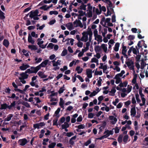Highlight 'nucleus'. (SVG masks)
Returning a JSON list of instances; mask_svg holds the SVG:
<instances>
[{
	"label": "nucleus",
	"mask_w": 148,
	"mask_h": 148,
	"mask_svg": "<svg viewBox=\"0 0 148 148\" xmlns=\"http://www.w3.org/2000/svg\"><path fill=\"white\" fill-rule=\"evenodd\" d=\"M103 74L102 71L101 70H100V71H98L97 70V69H95V73L94 75H102Z\"/></svg>",
	"instance_id": "nucleus-37"
},
{
	"label": "nucleus",
	"mask_w": 148,
	"mask_h": 148,
	"mask_svg": "<svg viewBox=\"0 0 148 148\" xmlns=\"http://www.w3.org/2000/svg\"><path fill=\"white\" fill-rule=\"evenodd\" d=\"M146 65L145 63L144 62V59H142L141 60V67L140 68L142 69H143L144 68L145 66Z\"/></svg>",
	"instance_id": "nucleus-55"
},
{
	"label": "nucleus",
	"mask_w": 148,
	"mask_h": 148,
	"mask_svg": "<svg viewBox=\"0 0 148 148\" xmlns=\"http://www.w3.org/2000/svg\"><path fill=\"white\" fill-rule=\"evenodd\" d=\"M109 118L110 122L112 124H115L117 121V118L113 116H110Z\"/></svg>",
	"instance_id": "nucleus-14"
},
{
	"label": "nucleus",
	"mask_w": 148,
	"mask_h": 148,
	"mask_svg": "<svg viewBox=\"0 0 148 148\" xmlns=\"http://www.w3.org/2000/svg\"><path fill=\"white\" fill-rule=\"evenodd\" d=\"M60 110V108H58L57 110L55 111L54 114V116H56V117L58 118L59 117V113Z\"/></svg>",
	"instance_id": "nucleus-42"
},
{
	"label": "nucleus",
	"mask_w": 148,
	"mask_h": 148,
	"mask_svg": "<svg viewBox=\"0 0 148 148\" xmlns=\"http://www.w3.org/2000/svg\"><path fill=\"white\" fill-rule=\"evenodd\" d=\"M13 115L12 114H10L5 119V121H10L11 118L13 117Z\"/></svg>",
	"instance_id": "nucleus-53"
},
{
	"label": "nucleus",
	"mask_w": 148,
	"mask_h": 148,
	"mask_svg": "<svg viewBox=\"0 0 148 148\" xmlns=\"http://www.w3.org/2000/svg\"><path fill=\"white\" fill-rule=\"evenodd\" d=\"M99 64L100 65L99 67V69H102L103 70L106 68H108L107 65V64H105V63H100Z\"/></svg>",
	"instance_id": "nucleus-27"
},
{
	"label": "nucleus",
	"mask_w": 148,
	"mask_h": 148,
	"mask_svg": "<svg viewBox=\"0 0 148 148\" xmlns=\"http://www.w3.org/2000/svg\"><path fill=\"white\" fill-rule=\"evenodd\" d=\"M38 12L37 10H36L34 11H32L29 13V17L31 18H33L35 20H38L39 18L37 16H40V14H38Z\"/></svg>",
	"instance_id": "nucleus-4"
},
{
	"label": "nucleus",
	"mask_w": 148,
	"mask_h": 148,
	"mask_svg": "<svg viewBox=\"0 0 148 148\" xmlns=\"http://www.w3.org/2000/svg\"><path fill=\"white\" fill-rule=\"evenodd\" d=\"M113 64L114 66V70L116 72H119L120 71L121 69L119 67L121 63L120 62L117 61H115L113 62Z\"/></svg>",
	"instance_id": "nucleus-9"
},
{
	"label": "nucleus",
	"mask_w": 148,
	"mask_h": 148,
	"mask_svg": "<svg viewBox=\"0 0 148 148\" xmlns=\"http://www.w3.org/2000/svg\"><path fill=\"white\" fill-rule=\"evenodd\" d=\"M66 41H69L70 40V43L71 45L72 46L73 45V42L74 41V39L72 38H68L66 40Z\"/></svg>",
	"instance_id": "nucleus-54"
},
{
	"label": "nucleus",
	"mask_w": 148,
	"mask_h": 148,
	"mask_svg": "<svg viewBox=\"0 0 148 148\" xmlns=\"http://www.w3.org/2000/svg\"><path fill=\"white\" fill-rule=\"evenodd\" d=\"M128 66L130 69L132 70L133 71V74L134 75L133 78L132 80V82L133 84H135L136 82V79L137 78L138 75L135 73V71L134 70V66L133 65L129 66L128 65Z\"/></svg>",
	"instance_id": "nucleus-5"
},
{
	"label": "nucleus",
	"mask_w": 148,
	"mask_h": 148,
	"mask_svg": "<svg viewBox=\"0 0 148 148\" xmlns=\"http://www.w3.org/2000/svg\"><path fill=\"white\" fill-rule=\"evenodd\" d=\"M97 94V92L95 91H93L92 92H91L90 94L89 95V96L90 97H92L95 96Z\"/></svg>",
	"instance_id": "nucleus-64"
},
{
	"label": "nucleus",
	"mask_w": 148,
	"mask_h": 148,
	"mask_svg": "<svg viewBox=\"0 0 148 148\" xmlns=\"http://www.w3.org/2000/svg\"><path fill=\"white\" fill-rule=\"evenodd\" d=\"M67 50L66 49H64L62 52L61 54V56H64L67 54Z\"/></svg>",
	"instance_id": "nucleus-52"
},
{
	"label": "nucleus",
	"mask_w": 148,
	"mask_h": 148,
	"mask_svg": "<svg viewBox=\"0 0 148 148\" xmlns=\"http://www.w3.org/2000/svg\"><path fill=\"white\" fill-rule=\"evenodd\" d=\"M128 138V136L127 135L124 136L123 138V141L124 143H126L127 142Z\"/></svg>",
	"instance_id": "nucleus-51"
},
{
	"label": "nucleus",
	"mask_w": 148,
	"mask_h": 148,
	"mask_svg": "<svg viewBox=\"0 0 148 148\" xmlns=\"http://www.w3.org/2000/svg\"><path fill=\"white\" fill-rule=\"evenodd\" d=\"M28 41L29 42L31 43L32 44H34V40L32 39L31 35L30 34H29L28 35Z\"/></svg>",
	"instance_id": "nucleus-38"
},
{
	"label": "nucleus",
	"mask_w": 148,
	"mask_h": 148,
	"mask_svg": "<svg viewBox=\"0 0 148 148\" xmlns=\"http://www.w3.org/2000/svg\"><path fill=\"white\" fill-rule=\"evenodd\" d=\"M119 99L118 98H116L114 101L112 102V103L114 105L116 106V105L117 104L119 103Z\"/></svg>",
	"instance_id": "nucleus-59"
},
{
	"label": "nucleus",
	"mask_w": 148,
	"mask_h": 148,
	"mask_svg": "<svg viewBox=\"0 0 148 148\" xmlns=\"http://www.w3.org/2000/svg\"><path fill=\"white\" fill-rule=\"evenodd\" d=\"M1 108H0L1 109H5L7 108H8V106L6 103H4L1 105Z\"/></svg>",
	"instance_id": "nucleus-57"
},
{
	"label": "nucleus",
	"mask_w": 148,
	"mask_h": 148,
	"mask_svg": "<svg viewBox=\"0 0 148 148\" xmlns=\"http://www.w3.org/2000/svg\"><path fill=\"white\" fill-rule=\"evenodd\" d=\"M34 95L36 96L39 95L40 97H42L44 95V93L42 92H39V91L35 92Z\"/></svg>",
	"instance_id": "nucleus-49"
},
{
	"label": "nucleus",
	"mask_w": 148,
	"mask_h": 148,
	"mask_svg": "<svg viewBox=\"0 0 148 148\" xmlns=\"http://www.w3.org/2000/svg\"><path fill=\"white\" fill-rule=\"evenodd\" d=\"M136 114V111L135 107H133L131 109L130 115L132 117L135 116Z\"/></svg>",
	"instance_id": "nucleus-18"
},
{
	"label": "nucleus",
	"mask_w": 148,
	"mask_h": 148,
	"mask_svg": "<svg viewBox=\"0 0 148 148\" xmlns=\"http://www.w3.org/2000/svg\"><path fill=\"white\" fill-rule=\"evenodd\" d=\"M76 136H74L72 137L70 140L69 142L71 145H73L74 144V142L76 139Z\"/></svg>",
	"instance_id": "nucleus-39"
},
{
	"label": "nucleus",
	"mask_w": 148,
	"mask_h": 148,
	"mask_svg": "<svg viewBox=\"0 0 148 148\" xmlns=\"http://www.w3.org/2000/svg\"><path fill=\"white\" fill-rule=\"evenodd\" d=\"M83 70V69L79 66L76 67L75 69V71L77 72V73L80 74L81 73Z\"/></svg>",
	"instance_id": "nucleus-32"
},
{
	"label": "nucleus",
	"mask_w": 148,
	"mask_h": 148,
	"mask_svg": "<svg viewBox=\"0 0 148 148\" xmlns=\"http://www.w3.org/2000/svg\"><path fill=\"white\" fill-rule=\"evenodd\" d=\"M125 73V71L124 70H122L121 72V73L118 74H117L116 75L118 77L121 78V77H123V75Z\"/></svg>",
	"instance_id": "nucleus-47"
},
{
	"label": "nucleus",
	"mask_w": 148,
	"mask_h": 148,
	"mask_svg": "<svg viewBox=\"0 0 148 148\" xmlns=\"http://www.w3.org/2000/svg\"><path fill=\"white\" fill-rule=\"evenodd\" d=\"M107 56L106 54H104L102 58V60L103 62H106V60L107 59Z\"/></svg>",
	"instance_id": "nucleus-63"
},
{
	"label": "nucleus",
	"mask_w": 148,
	"mask_h": 148,
	"mask_svg": "<svg viewBox=\"0 0 148 148\" xmlns=\"http://www.w3.org/2000/svg\"><path fill=\"white\" fill-rule=\"evenodd\" d=\"M78 116V114H75L72 116L71 119V122L72 123H74L76 122V118Z\"/></svg>",
	"instance_id": "nucleus-28"
},
{
	"label": "nucleus",
	"mask_w": 148,
	"mask_h": 148,
	"mask_svg": "<svg viewBox=\"0 0 148 148\" xmlns=\"http://www.w3.org/2000/svg\"><path fill=\"white\" fill-rule=\"evenodd\" d=\"M94 40L98 42V44L102 42L103 41L102 36L98 34V31L97 29H95L93 31Z\"/></svg>",
	"instance_id": "nucleus-3"
},
{
	"label": "nucleus",
	"mask_w": 148,
	"mask_h": 148,
	"mask_svg": "<svg viewBox=\"0 0 148 148\" xmlns=\"http://www.w3.org/2000/svg\"><path fill=\"white\" fill-rule=\"evenodd\" d=\"M42 59L41 58H38L37 57H35V60L36 63H39L41 61Z\"/></svg>",
	"instance_id": "nucleus-60"
},
{
	"label": "nucleus",
	"mask_w": 148,
	"mask_h": 148,
	"mask_svg": "<svg viewBox=\"0 0 148 148\" xmlns=\"http://www.w3.org/2000/svg\"><path fill=\"white\" fill-rule=\"evenodd\" d=\"M61 62L62 61L60 60H58L57 61H56L55 60L52 61V62L53 65L54 67L53 69L55 70H56L59 69L60 68L58 66L60 65L61 64Z\"/></svg>",
	"instance_id": "nucleus-7"
},
{
	"label": "nucleus",
	"mask_w": 148,
	"mask_h": 148,
	"mask_svg": "<svg viewBox=\"0 0 148 148\" xmlns=\"http://www.w3.org/2000/svg\"><path fill=\"white\" fill-rule=\"evenodd\" d=\"M106 2L108 4L109 6L110 7V9H113V7L112 2L110 0H106Z\"/></svg>",
	"instance_id": "nucleus-48"
},
{
	"label": "nucleus",
	"mask_w": 148,
	"mask_h": 148,
	"mask_svg": "<svg viewBox=\"0 0 148 148\" xmlns=\"http://www.w3.org/2000/svg\"><path fill=\"white\" fill-rule=\"evenodd\" d=\"M139 93L141 98L142 103H140V106H141L144 105L145 103L146 99L144 97V95L142 93V89L140 88L139 90Z\"/></svg>",
	"instance_id": "nucleus-10"
},
{
	"label": "nucleus",
	"mask_w": 148,
	"mask_h": 148,
	"mask_svg": "<svg viewBox=\"0 0 148 148\" xmlns=\"http://www.w3.org/2000/svg\"><path fill=\"white\" fill-rule=\"evenodd\" d=\"M18 143L20 145L24 146L27 143V140L25 138L20 139L18 141Z\"/></svg>",
	"instance_id": "nucleus-19"
},
{
	"label": "nucleus",
	"mask_w": 148,
	"mask_h": 148,
	"mask_svg": "<svg viewBox=\"0 0 148 148\" xmlns=\"http://www.w3.org/2000/svg\"><path fill=\"white\" fill-rule=\"evenodd\" d=\"M116 91L115 88V87H112L111 91L109 92V94L110 96H114Z\"/></svg>",
	"instance_id": "nucleus-26"
},
{
	"label": "nucleus",
	"mask_w": 148,
	"mask_h": 148,
	"mask_svg": "<svg viewBox=\"0 0 148 148\" xmlns=\"http://www.w3.org/2000/svg\"><path fill=\"white\" fill-rule=\"evenodd\" d=\"M29 67V66L28 64H23L22 65L19 67V68L21 70L24 71Z\"/></svg>",
	"instance_id": "nucleus-25"
},
{
	"label": "nucleus",
	"mask_w": 148,
	"mask_h": 148,
	"mask_svg": "<svg viewBox=\"0 0 148 148\" xmlns=\"http://www.w3.org/2000/svg\"><path fill=\"white\" fill-rule=\"evenodd\" d=\"M127 51V50L126 49V47L125 46H123L122 50V53L123 55L126 57L127 56V55L126 53Z\"/></svg>",
	"instance_id": "nucleus-35"
},
{
	"label": "nucleus",
	"mask_w": 148,
	"mask_h": 148,
	"mask_svg": "<svg viewBox=\"0 0 148 148\" xmlns=\"http://www.w3.org/2000/svg\"><path fill=\"white\" fill-rule=\"evenodd\" d=\"M37 44L39 46V47L42 49L45 48L47 45V44L45 45H42V44L44 42V41L42 40V39L38 38L37 40Z\"/></svg>",
	"instance_id": "nucleus-12"
},
{
	"label": "nucleus",
	"mask_w": 148,
	"mask_h": 148,
	"mask_svg": "<svg viewBox=\"0 0 148 148\" xmlns=\"http://www.w3.org/2000/svg\"><path fill=\"white\" fill-rule=\"evenodd\" d=\"M64 101L63 100V99L62 98H60V101L59 102V105L62 108H64Z\"/></svg>",
	"instance_id": "nucleus-45"
},
{
	"label": "nucleus",
	"mask_w": 148,
	"mask_h": 148,
	"mask_svg": "<svg viewBox=\"0 0 148 148\" xmlns=\"http://www.w3.org/2000/svg\"><path fill=\"white\" fill-rule=\"evenodd\" d=\"M119 46L120 44L118 42L116 43L113 48L114 50L116 52L118 51H119Z\"/></svg>",
	"instance_id": "nucleus-33"
},
{
	"label": "nucleus",
	"mask_w": 148,
	"mask_h": 148,
	"mask_svg": "<svg viewBox=\"0 0 148 148\" xmlns=\"http://www.w3.org/2000/svg\"><path fill=\"white\" fill-rule=\"evenodd\" d=\"M58 118L56 117V119H53V125H56V126H58V125H59L58 124Z\"/></svg>",
	"instance_id": "nucleus-44"
},
{
	"label": "nucleus",
	"mask_w": 148,
	"mask_h": 148,
	"mask_svg": "<svg viewBox=\"0 0 148 148\" xmlns=\"http://www.w3.org/2000/svg\"><path fill=\"white\" fill-rule=\"evenodd\" d=\"M45 125L44 122H41L39 123L34 124L33 125V127L35 129H39L44 126Z\"/></svg>",
	"instance_id": "nucleus-13"
},
{
	"label": "nucleus",
	"mask_w": 148,
	"mask_h": 148,
	"mask_svg": "<svg viewBox=\"0 0 148 148\" xmlns=\"http://www.w3.org/2000/svg\"><path fill=\"white\" fill-rule=\"evenodd\" d=\"M102 81V79L101 78V77H99V79L97 81V82L96 84L98 86H100L101 85V82Z\"/></svg>",
	"instance_id": "nucleus-50"
},
{
	"label": "nucleus",
	"mask_w": 148,
	"mask_h": 148,
	"mask_svg": "<svg viewBox=\"0 0 148 148\" xmlns=\"http://www.w3.org/2000/svg\"><path fill=\"white\" fill-rule=\"evenodd\" d=\"M27 73H28L26 72V71L25 72L21 73L20 75L21 77H21L25 79H27L29 75H28L27 74Z\"/></svg>",
	"instance_id": "nucleus-22"
},
{
	"label": "nucleus",
	"mask_w": 148,
	"mask_h": 148,
	"mask_svg": "<svg viewBox=\"0 0 148 148\" xmlns=\"http://www.w3.org/2000/svg\"><path fill=\"white\" fill-rule=\"evenodd\" d=\"M62 129L67 128L69 126V125L67 122H64L63 124L61 125Z\"/></svg>",
	"instance_id": "nucleus-36"
},
{
	"label": "nucleus",
	"mask_w": 148,
	"mask_h": 148,
	"mask_svg": "<svg viewBox=\"0 0 148 148\" xmlns=\"http://www.w3.org/2000/svg\"><path fill=\"white\" fill-rule=\"evenodd\" d=\"M92 70L90 69H87L86 70V74L87 77L88 78L92 77Z\"/></svg>",
	"instance_id": "nucleus-15"
},
{
	"label": "nucleus",
	"mask_w": 148,
	"mask_h": 148,
	"mask_svg": "<svg viewBox=\"0 0 148 148\" xmlns=\"http://www.w3.org/2000/svg\"><path fill=\"white\" fill-rule=\"evenodd\" d=\"M38 76H34L32 78V81L30 83V84L32 86H35V83L36 81H35L37 79Z\"/></svg>",
	"instance_id": "nucleus-20"
},
{
	"label": "nucleus",
	"mask_w": 148,
	"mask_h": 148,
	"mask_svg": "<svg viewBox=\"0 0 148 148\" xmlns=\"http://www.w3.org/2000/svg\"><path fill=\"white\" fill-rule=\"evenodd\" d=\"M66 119L64 117H61L58 121V124L59 126H61L64 122Z\"/></svg>",
	"instance_id": "nucleus-31"
},
{
	"label": "nucleus",
	"mask_w": 148,
	"mask_h": 148,
	"mask_svg": "<svg viewBox=\"0 0 148 148\" xmlns=\"http://www.w3.org/2000/svg\"><path fill=\"white\" fill-rule=\"evenodd\" d=\"M114 79H115V83L117 84H119L122 81L121 78L116 75H115Z\"/></svg>",
	"instance_id": "nucleus-29"
},
{
	"label": "nucleus",
	"mask_w": 148,
	"mask_h": 148,
	"mask_svg": "<svg viewBox=\"0 0 148 148\" xmlns=\"http://www.w3.org/2000/svg\"><path fill=\"white\" fill-rule=\"evenodd\" d=\"M98 59L96 57H94L91 59L90 62L92 63H98L99 62Z\"/></svg>",
	"instance_id": "nucleus-46"
},
{
	"label": "nucleus",
	"mask_w": 148,
	"mask_h": 148,
	"mask_svg": "<svg viewBox=\"0 0 148 148\" xmlns=\"http://www.w3.org/2000/svg\"><path fill=\"white\" fill-rule=\"evenodd\" d=\"M126 129L131 130V127L130 126H128V125H125V126L122 127L121 130L122 131H125Z\"/></svg>",
	"instance_id": "nucleus-41"
},
{
	"label": "nucleus",
	"mask_w": 148,
	"mask_h": 148,
	"mask_svg": "<svg viewBox=\"0 0 148 148\" xmlns=\"http://www.w3.org/2000/svg\"><path fill=\"white\" fill-rule=\"evenodd\" d=\"M94 50L96 54L94 55V56L98 59H99L101 57L102 51L106 54L111 52L110 50L108 49L107 45L104 43L102 44L100 46L99 45L95 46Z\"/></svg>",
	"instance_id": "nucleus-1"
},
{
	"label": "nucleus",
	"mask_w": 148,
	"mask_h": 148,
	"mask_svg": "<svg viewBox=\"0 0 148 148\" xmlns=\"http://www.w3.org/2000/svg\"><path fill=\"white\" fill-rule=\"evenodd\" d=\"M123 103L122 102H120L119 103L116 105V108L117 109L121 108L123 106Z\"/></svg>",
	"instance_id": "nucleus-62"
},
{
	"label": "nucleus",
	"mask_w": 148,
	"mask_h": 148,
	"mask_svg": "<svg viewBox=\"0 0 148 148\" xmlns=\"http://www.w3.org/2000/svg\"><path fill=\"white\" fill-rule=\"evenodd\" d=\"M87 15L89 17H91L92 16V11L90 10H87Z\"/></svg>",
	"instance_id": "nucleus-61"
},
{
	"label": "nucleus",
	"mask_w": 148,
	"mask_h": 148,
	"mask_svg": "<svg viewBox=\"0 0 148 148\" xmlns=\"http://www.w3.org/2000/svg\"><path fill=\"white\" fill-rule=\"evenodd\" d=\"M128 84V82L127 81H125L123 82L121 81L119 84V86L121 88L126 87Z\"/></svg>",
	"instance_id": "nucleus-30"
},
{
	"label": "nucleus",
	"mask_w": 148,
	"mask_h": 148,
	"mask_svg": "<svg viewBox=\"0 0 148 148\" xmlns=\"http://www.w3.org/2000/svg\"><path fill=\"white\" fill-rule=\"evenodd\" d=\"M3 44L6 47H8L9 46V42L8 40L4 39L3 42Z\"/></svg>",
	"instance_id": "nucleus-43"
},
{
	"label": "nucleus",
	"mask_w": 148,
	"mask_h": 148,
	"mask_svg": "<svg viewBox=\"0 0 148 148\" xmlns=\"http://www.w3.org/2000/svg\"><path fill=\"white\" fill-rule=\"evenodd\" d=\"M106 10H103L105 12L104 14L106 16H108L110 15L111 14L114 13L113 10H107L106 13L105 12Z\"/></svg>",
	"instance_id": "nucleus-21"
},
{
	"label": "nucleus",
	"mask_w": 148,
	"mask_h": 148,
	"mask_svg": "<svg viewBox=\"0 0 148 148\" xmlns=\"http://www.w3.org/2000/svg\"><path fill=\"white\" fill-rule=\"evenodd\" d=\"M28 48L32 50H36L37 49L36 46L34 45H29L28 46Z\"/></svg>",
	"instance_id": "nucleus-58"
},
{
	"label": "nucleus",
	"mask_w": 148,
	"mask_h": 148,
	"mask_svg": "<svg viewBox=\"0 0 148 148\" xmlns=\"http://www.w3.org/2000/svg\"><path fill=\"white\" fill-rule=\"evenodd\" d=\"M38 74L39 77L42 78H45L47 77V75H45L43 72L39 71L38 73Z\"/></svg>",
	"instance_id": "nucleus-34"
},
{
	"label": "nucleus",
	"mask_w": 148,
	"mask_h": 148,
	"mask_svg": "<svg viewBox=\"0 0 148 148\" xmlns=\"http://www.w3.org/2000/svg\"><path fill=\"white\" fill-rule=\"evenodd\" d=\"M49 62V60H45L40 65L38 66H40V69L41 67H45L47 64Z\"/></svg>",
	"instance_id": "nucleus-24"
},
{
	"label": "nucleus",
	"mask_w": 148,
	"mask_h": 148,
	"mask_svg": "<svg viewBox=\"0 0 148 148\" xmlns=\"http://www.w3.org/2000/svg\"><path fill=\"white\" fill-rule=\"evenodd\" d=\"M114 131L113 130H107L106 131L104 134V135L101 136V137L99 138L98 139L99 140H102V139L106 138L109 136L110 135H112L113 134Z\"/></svg>",
	"instance_id": "nucleus-6"
},
{
	"label": "nucleus",
	"mask_w": 148,
	"mask_h": 148,
	"mask_svg": "<svg viewBox=\"0 0 148 148\" xmlns=\"http://www.w3.org/2000/svg\"><path fill=\"white\" fill-rule=\"evenodd\" d=\"M53 6V4H51L49 6H47L46 5H44L40 8V9H49L50 8L52 7Z\"/></svg>",
	"instance_id": "nucleus-40"
},
{
	"label": "nucleus",
	"mask_w": 148,
	"mask_h": 148,
	"mask_svg": "<svg viewBox=\"0 0 148 148\" xmlns=\"http://www.w3.org/2000/svg\"><path fill=\"white\" fill-rule=\"evenodd\" d=\"M110 18H107L105 21V25L110 27H112L113 25L110 22Z\"/></svg>",
	"instance_id": "nucleus-17"
},
{
	"label": "nucleus",
	"mask_w": 148,
	"mask_h": 148,
	"mask_svg": "<svg viewBox=\"0 0 148 148\" xmlns=\"http://www.w3.org/2000/svg\"><path fill=\"white\" fill-rule=\"evenodd\" d=\"M39 70H40L39 66H37L35 67H31L30 69H28L26 70V72L29 74L36 73Z\"/></svg>",
	"instance_id": "nucleus-8"
},
{
	"label": "nucleus",
	"mask_w": 148,
	"mask_h": 148,
	"mask_svg": "<svg viewBox=\"0 0 148 148\" xmlns=\"http://www.w3.org/2000/svg\"><path fill=\"white\" fill-rule=\"evenodd\" d=\"M126 88H122V92L121 94V95L122 97L124 98L131 91L132 86L128 85Z\"/></svg>",
	"instance_id": "nucleus-2"
},
{
	"label": "nucleus",
	"mask_w": 148,
	"mask_h": 148,
	"mask_svg": "<svg viewBox=\"0 0 148 148\" xmlns=\"http://www.w3.org/2000/svg\"><path fill=\"white\" fill-rule=\"evenodd\" d=\"M67 29L71 31L75 27V26H74L72 23H69L66 24L65 25Z\"/></svg>",
	"instance_id": "nucleus-16"
},
{
	"label": "nucleus",
	"mask_w": 148,
	"mask_h": 148,
	"mask_svg": "<svg viewBox=\"0 0 148 148\" xmlns=\"http://www.w3.org/2000/svg\"><path fill=\"white\" fill-rule=\"evenodd\" d=\"M135 97L137 101V102L138 103H140V102L141 100L139 98V95L138 94H136L135 95Z\"/></svg>",
	"instance_id": "nucleus-56"
},
{
	"label": "nucleus",
	"mask_w": 148,
	"mask_h": 148,
	"mask_svg": "<svg viewBox=\"0 0 148 148\" xmlns=\"http://www.w3.org/2000/svg\"><path fill=\"white\" fill-rule=\"evenodd\" d=\"M73 24L75 25V27H77L78 26L81 27H83L82 24L79 21H74L73 22Z\"/></svg>",
	"instance_id": "nucleus-23"
},
{
	"label": "nucleus",
	"mask_w": 148,
	"mask_h": 148,
	"mask_svg": "<svg viewBox=\"0 0 148 148\" xmlns=\"http://www.w3.org/2000/svg\"><path fill=\"white\" fill-rule=\"evenodd\" d=\"M82 35L83 36L80 39V40L84 42H87L88 40V33L87 32H83Z\"/></svg>",
	"instance_id": "nucleus-11"
}]
</instances>
